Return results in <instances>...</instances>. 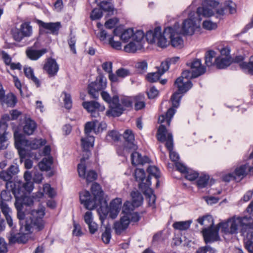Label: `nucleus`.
I'll list each match as a JSON object with an SVG mask.
<instances>
[{"label": "nucleus", "instance_id": "f257e3e1", "mask_svg": "<svg viewBox=\"0 0 253 253\" xmlns=\"http://www.w3.org/2000/svg\"><path fill=\"white\" fill-rule=\"evenodd\" d=\"M181 35L183 34L180 30L179 24L175 23L172 27L166 28L163 34L162 33L161 28L157 27L153 31L147 32L146 38L149 43H156L162 48L169 44L174 47L181 48L183 45Z\"/></svg>", "mask_w": 253, "mask_h": 253}, {"label": "nucleus", "instance_id": "f03ea898", "mask_svg": "<svg viewBox=\"0 0 253 253\" xmlns=\"http://www.w3.org/2000/svg\"><path fill=\"white\" fill-rule=\"evenodd\" d=\"M44 213L43 211H33L29 217V220L26 221L24 225L25 233H14L12 228V232L8 237L9 241L11 243L17 242L18 243H25L27 240V234L34 231H39L44 227L42 217Z\"/></svg>", "mask_w": 253, "mask_h": 253}, {"label": "nucleus", "instance_id": "7ed1b4c3", "mask_svg": "<svg viewBox=\"0 0 253 253\" xmlns=\"http://www.w3.org/2000/svg\"><path fill=\"white\" fill-rule=\"evenodd\" d=\"M218 227L224 235L237 234L238 232L244 234L248 231V234L251 235H247V237L253 238V229L250 227L249 219L245 216H234L219 223Z\"/></svg>", "mask_w": 253, "mask_h": 253}, {"label": "nucleus", "instance_id": "20e7f679", "mask_svg": "<svg viewBox=\"0 0 253 253\" xmlns=\"http://www.w3.org/2000/svg\"><path fill=\"white\" fill-rule=\"evenodd\" d=\"M213 14V11L209 7L204 6L199 7L196 12H191L188 14V18L183 21L181 27H180V30L183 35L191 36L200 28L201 16L208 17Z\"/></svg>", "mask_w": 253, "mask_h": 253}, {"label": "nucleus", "instance_id": "39448f33", "mask_svg": "<svg viewBox=\"0 0 253 253\" xmlns=\"http://www.w3.org/2000/svg\"><path fill=\"white\" fill-rule=\"evenodd\" d=\"M15 145L18 151L21 161L26 157H30L38 159L34 153L30 152L29 149L36 150L45 145L46 141L44 139H35L30 141L25 140L23 135L18 131L14 133Z\"/></svg>", "mask_w": 253, "mask_h": 253}, {"label": "nucleus", "instance_id": "423d86ee", "mask_svg": "<svg viewBox=\"0 0 253 253\" xmlns=\"http://www.w3.org/2000/svg\"><path fill=\"white\" fill-rule=\"evenodd\" d=\"M195 78L193 76V73L191 70H185L175 80L174 85L177 87L178 91L174 93L171 97L173 107L176 108L179 106L182 97L180 94L186 92L192 87V84L190 80Z\"/></svg>", "mask_w": 253, "mask_h": 253}, {"label": "nucleus", "instance_id": "0eeeda50", "mask_svg": "<svg viewBox=\"0 0 253 253\" xmlns=\"http://www.w3.org/2000/svg\"><path fill=\"white\" fill-rule=\"evenodd\" d=\"M104 205V206L101 205L98 210L100 219L102 222L108 215L112 219L117 217L122 206V200L120 198L114 199L110 203L109 207L106 205L105 203Z\"/></svg>", "mask_w": 253, "mask_h": 253}, {"label": "nucleus", "instance_id": "6e6552de", "mask_svg": "<svg viewBox=\"0 0 253 253\" xmlns=\"http://www.w3.org/2000/svg\"><path fill=\"white\" fill-rule=\"evenodd\" d=\"M103 99L108 103L110 109L106 112L108 116L118 117L123 112V108L120 104L119 97L117 95H114L111 98L109 94L105 91L101 93Z\"/></svg>", "mask_w": 253, "mask_h": 253}, {"label": "nucleus", "instance_id": "1a4fd4ad", "mask_svg": "<svg viewBox=\"0 0 253 253\" xmlns=\"http://www.w3.org/2000/svg\"><path fill=\"white\" fill-rule=\"evenodd\" d=\"M32 33V27L30 25V23L24 22L20 25L19 29L12 31V36L14 40L20 42L25 37H30Z\"/></svg>", "mask_w": 253, "mask_h": 253}, {"label": "nucleus", "instance_id": "9d476101", "mask_svg": "<svg viewBox=\"0 0 253 253\" xmlns=\"http://www.w3.org/2000/svg\"><path fill=\"white\" fill-rule=\"evenodd\" d=\"M157 139L159 141L163 142L166 141V146L169 151L172 150L173 138L172 134L168 133L165 126L161 125L157 131Z\"/></svg>", "mask_w": 253, "mask_h": 253}, {"label": "nucleus", "instance_id": "9b49d317", "mask_svg": "<svg viewBox=\"0 0 253 253\" xmlns=\"http://www.w3.org/2000/svg\"><path fill=\"white\" fill-rule=\"evenodd\" d=\"M235 174L238 181L243 179L248 173L253 175V160L245 164L238 166L234 170Z\"/></svg>", "mask_w": 253, "mask_h": 253}, {"label": "nucleus", "instance_id": "f8f14e48", "mask_svg": "<svg viewBox=\"0 0 253 253\" xmlns=\"http://www.w3.org/2000/svg\"><path fill=\"white\" fill-rule=\"evenodd\" d=\"M220 227H218V224L217 226H212L210 228H204L202 230L203 235L204 238L205 242L208 243L213 242L218 240L219 236L218 235L219 229Z\"/></svg>", "mask_w": 253, "mask_h": 253}, {"label": "nucleus", "instance_id": "ddd939ff", "mask_svg": "<svg viewBox=\"0 0 253 253\" xmlns=\"http://www.w3.org/2000/svg\"><path fill=\"white\" fill-rule=\"evenodd\" d=\"M85 158L83 157L81 163L78 165V170L80 177L85 178L87 182H92L97 178V173L94 170H89L85 174Z\"/></svg>", "mask_w": 253, "mask_h": 253}, {"label": "nucleus", "instance_id": "4468645a", "mask_svg": "<svg viewBox=\"0 0 253 253\" xmlns=\"http://www.w3.org/2000/svg\"><path fill=\"white\" fill-rule=\"evenodd\" d=\"M80 201L86 209L91 210L96 208L99 205L98 201L94 198L91 199L90 194L87 191H84L80 193Z\"/></svg>", "mask_w": 253, "mask_h": 253}, {"label": "nucleus", "instance_id": "2eb2a0df", "mask_svg": "<svg viewBox=\"0 0 253 253\" xmlns=\"http://www.w3.org/2000/svg\"><path fill=\"white\" fill-rule=\"evenodd\" d=\"M107 125L104 122L99 123L96 120L92 122H88L85 124L84 127V132L86 134L93 131L97 134L104 129H106Z\"/></svg>", "mask_w": 253, "mask_h": 253}, {"label": "nucleus", "instance_id": "dca6fc26", "mask_svg": "<svg viewBox=\"0 0 253 253\" xmlns=\"http://www.w3.org/2000/svg\"><path fill=\"white\" fill-rule=\"evenodd\" d=\"M59 65L56 60L53 58H47L43 65V69L50 78L56 76L59 70Z\"/></svg>", "mask_w": 253, "mask_h": 253}, {"label": "nucleus", "instance_id": "f3484780", "mask_svg": "<svg viewBox=\"0 0 253 253\" xmlns=\"http://www.w3.org/2000/svg\"><path fill=\"white\" fill-rule=\"evenodd\" d=\"M12 193L15 198V202H19V204L23 207V205L31 206L33 203V198L26 195L23 191H17L16 189H12Z\"/></svg>", "mask_w": 253, "mask_h": 253}, {"label": "nucleus", "instance_id": "a211bd4d", "mask_svg": "<svg viewBox=\"0 0 253 253\" xmlns=\"http://www.w3.org/2000/svg\"><path fill=\"white\" fill-rule=\"evenodd\" d=\"M105 83L103 82V78L100 77L99 79L96 80L94 82L91 83L88 85V93L93 98H97L99 96L98 91L104 88Z\"/></svg>", "mask_w": 253, "mask_h": 253}, {"label": "nucleus", "instance_id": "6ab92c4d", "mask_svg": "<svg viewBox=\"0 0 253 253\" xmlns=\"http://www.w3.org/2000/svg\"><path fill=\"white\" fill-rule=\"evenodd\" d=\"M244 57L242 56H237L234 59L235 63L239 64L240 68L245 73L253 75V56L250 58L249 63L243 62Z\"/></svg>", "mask_w": 253, "mask_h": 253}, {"label": "nucleus", "instance_id": "aec40b11", "mask_svg": "<svg viewBox=\"0 0 253 253\" xmlns=\"http://www.w3.org/2000/svg\"><path fill=\"white\" fill-rule=\"evenodd\" d=\"M85 136L81 139V145L83 150L86 152L85 156L83 157L85 158V160L88 159L89 158L90 153L89 150L90 148L93 146L94 138L92 135H91L90 133L86 134L85 133Z\"/></svg>", "mask_w": 253, "mask_h": 253}, {"label": "nucleus", "instance_id": "412c9836", "mask_svg": "<svg viewBox=\"0 0 253 253\" xmlns=\"http://www.w3.org/2000/svg\"><path fill=\"white\" fill-rule=\"evenodd\" d=\"M123 137L125 140L124 151H127V150H135L137 149V146L134 143V136L131 130H126L124 133Z\"/></svg>", "mask_w": 253, "mask_h": 253}, {"label": "nucleus", "instance_id": "4be33fe9", "mask_svg": "<svg viewBox=\"0 0 253 253\" xmlns=\"http://www.w3.org/2000/svg\"><path fill=\"white\" fill-rule=\"evenodd\" d=\"M83 106L88 112L92 114H96L97 115H99L98 111H103L105 110L104 106L100 105L95 101L84 102Z\"/></svg>", "mask_w": 253, "mask_h": 253}, {"label": "nucleus", "instance_id": "5701e85b", "mask_svg": "<svg viewBox=\"0 0 253 253\" xmlns=\"http://www.w3.org/2000/svg\"><path fill=\"white\" fill-rule=\"evenodd\" d=\"M190 70L193 73L194 77H198V76L203 74L206 71V68L202 65L201 60L195 59L191 63H189Z\"/></svg>", "mask_w": 253, "mask_h": 253}, {"label": "nucleus", "instance_id": "b1692460", "mask_svg": "<svg viewBox=\"0 0 253 253\" xmlns=\"http://www.w3.org/2000/svg\"><path fill=\"white\" fill-rule=\"evenodd\" d=\"M37 128L36 122L28 115H25L23 127L24 132L27 135L32 134Z\"/></svg>", "mask_w": 253, "mask_h": 253}, {"label": "nucleus", "instance_id": "393cba45", "mask_svg": "<svg viewBox=\"0 0 253 253\" xmlns=\"http://www.w3.org/2000/svg\"><path fill=\"white\" fill-rule=\"evenodd\" d=\"M129 225L128 218L126 216H122L120 220L116 221L114 224L113 228L115 233L118 234H121L125 231Z\"/></svg>", "mask_w": 253, "mask_h": 253}, {"label": "nucleus", "instance_id": "a878e982", "mask_svg": "<svg viewBox=\"0 0 253 253\" xmlns=\"http://www.w3.org/2000/svg\"><path fill=\"white\" fill-rule=\"evenodd\" d=\"M0 208L3 214L4 215L6 220L7 224L11 228H14L13 219L11 217L12 211L8 205L3 202H1L0 204Z\"/></svg>", "mask_w": 253, "mask_h": 253}, {"label": "nucleus", "instance_id": "bb28decb", "mask_svg": "<svg viewBox=\"0 0 253 253\" xmlns=\"http://www.w3.org/2000/svg\"><path fill=\"white\" fill-rule=\"evenodd\" d=\"M147 171L149 174V176L146 179V183H140L139 184L140 188H142L143 186L145 185L146 187H149L151 185L150 177L153 176L155 177L157 179L160 176V172L159 169L154 166H150L147 168Z\"/></svg>", "mask_w": 253, "mask_h": 253}, {"label": "nucleus", "instance_id": "cd10ccee", "mask_svg": "<svg viewBox=\"0 0 253 253\" xmlns=\"http://www.w3.org/2000/svg\"><path fill=\"white\" fill-rule=\"evenodd\" d=\"M38 23L44 29L49 30L50 32L53 34H57L61 27L60 22L45 23L42 21L38 20Z\"/></svg>", "mask_w": 253, "mask_h": 253}, {"label": "nucleus", "instance_id": "c85d7f7f", "mask_svg": "<svg viewBox=\"0 0 253 253\" xmlns=\"http://www.w3.org/2000/svg\"><path fill=\"white\" fill-rule=\"evenodd\" d=\"M91 190L92 194L94 196V198L95 200H97V202H98V204L100 205L102 204V200H103V191L101 190L100 186L96 183H93Z\"/></svg>", "mask_w": 253, "mask_h": 253}, {"label": "nucleus", "instance_id": "c756f323", "mask_svg": "<svg viewBox=\"0 0 253 253\" xmlns=\"http://www.w3.org/2000/svg\"><path fill=\"white\" fill-rule=\"evenodd\" d=\"M34 189V184L33 182H26L22 183L20 182H17L14 184V186L12 189H16L17 191H26L28 192H31Z\"/></svg>", "mask_w": 253, "mask_h": 253}, {"label": "nucleus", "instance_id": "7c9ffc66", "mask_svg": "<svg viewBox=\"0 0 253 253\" xmlns=\"http://www.w3.org/2000/svg\"><path fill=\"white\" fill-rule=\"evenodd\" d=\"M47 52V49L43 48L41 50L28 49L26 51V54L28 58L31 60H36L42 55Z\"/></svg>", "mask_w": 253, "mask_h": 253}, {"label": "nucleus", "instance_id": "2f4dec72", "mask_svg": "<svg viewBox=\"0 0 253 253\" xmlns=\"http://www.w3.org/2000/svg\"><path fill=\"white\" fill-rule=\"evenodd\" d=\"M131 163L133 165H142L148 162L149 158L147 157H142L141 155L137 152H134L131 155Z\"/></svg>", "mask_w": 253, "mask_h": 253}, {"label": "nucleus", "instance_id": "473e14b6", "mask_svg": "<svg viewBox=\"0 0 253 253\" xmlns=\"http://www.w3.org/2000/svg\"><path fill=\"white\" fill-rule=\"evenodd\" d=\"M1 105H6L7 107H13L16 103V97L12 93H8L7 95H4L2 100L0 101Z\"/></svg>", "mask_w": 253, "mask_h": 253}, {"label": "nucleus", "instance_id": "72a5a7b5", "mask_svg": "<svg viewBox=\"0 0 253 253\" xmlns=\"http://www.w3.org/2000/svg\"><path fill=\"white\" fill-rule=\"evenodd\" d=\"M142 48L143 45L141 42L133 41L126 44L124 47V50L126 52L134 53Z\"/></svg>", "mask_w": 253, "mask_h": 253}, {"label": "nucleus", "instance_id": "f704fd0d", "mask_svg": "<svg viewBox=\"0 0 253 253\" xmlns=\"http://www.w3.org/2000/svg\"><path fill=\"white\" fill-rule=\"evenodd\" d=\"M235 6V4L232 1H228L225 3L224 7H221L220 9H215V10L219 15H223L227 10L231 14H233L236 11Z\"/></svg>", "mask_w": 253, "mask_h": 253}, {"label": "nucleus", "instance_id": "c9c22d12", "mask_svg": "<svg viewBox=\"0 0 253 253\" xmlns=\"http://www.w3.org/2000/svg\"><path fill=\"white\" fill-rule=\"evenodd\" d=\"M216 67L219 69H223L229 66L231 60L229 56L219 57L215 59Z\"/></svg>", "mask_w": 253, "mask_h": 253}, {"label": "nucleus", "instance_id": "e433bc0d", "mask_svg": "<svg viewBox=\"0 0 253 253\" xmlns=\"http://www.w3.org/2000/svg\"><path fill=\"white\" fill-rule=\"evenodd\" d=\"M53 163L52 157L49 156L44 158L39 163L40 169L42 171H48L51 169V166Z\"/></svg>", "mask_w": 253, "mask_h": 253}, {"label": "nucleus", "instance_id": "4c0bfd02", "mask_svg": "<svg viewBox=\"0 0 253 253\" xmlns=\"http://www.w3.org/2000/svg\"><path fill=\"white\" fill-rule=\"evenodd\" d=\"M44 193L47 195L50 198L54 197L56 195L54 189L51 188L48 184H44L43 186V192H39L36 196L38 198H41L43 196Z\"/></svg>", "mask_w": 253, "mask_h": 253}, {"label": "nucleus", "instance_id": "58836bf2", "mask_svg": "<svg viewBox=\"0 0 253 253\" xmlns=\"http://www.w3.org/2000/svg\"><path fill=\"white\" fill-rule=\"evenodd\" d=\"M198 222L205 228H210L213 226V219L211 215H207L197 219Z\"/></svg>", "mask_w": 253, "mask_h": 253}, {"label": "nucleus", "instance_id": "ea45409f", "mask_svg": "<svg viewBox=\"0 0 253 253\" xmlns=\"http://www.w3.org/2000/svg\"><path fill=\"white\" fill-rule=\"evenodd\" d=\"M175 113V110L172 108H169L168 111L166 114V115H162L160 116L158 119V122L159 123H163L165 120L167 121V124L169 126L170 121L173 116Z\"/></svg>", "mask_w": 253, "mask_h": 253}, {"label": "nucleus", "instance_id": "a19ab883", "mask_svg": "<svg viewBox=\"0 0 253 253\" xmlns=\"http://www.w3.org/2000/svg\"><path fill=\"white\" fill-rule=\"evenodd\" d=\"M191 223V220L177 221L173 223L172 227L176 230H186L190 227Z\"/></svg>", "mask_w": 253, "mask_h": 253}, {"label": "nucleus", "instance_id": "79ce46f5", "mask_svg": "<svg viewBox=\"0 0 253 253\" xmlns=\"http://www.w3.org/2000/svg\"><path fill=\"white\" fill-rule=\"evenodd\" d=\"M24 70L25 76L31 79L37 86H39L40 84V81L39 79L35 76L33 69L30 67H25Z\"/></svg>", "mask_w": 253, "mask_h": 253}, {"label": "nucleus", "instance_id": "37998d69", "mask_svg": "<svg viewBox=\"0 0 253 253\" xmlns=\"http://www.w3.org/2000/svg\"><path fill=\"white\" fill-rule=\"evenodd\" d=\"M132 203L136 207L141 205L143 201V197L140 193L138 191H132L131 193Z\"/></svg>", "mask_w": 253, "mask_h": 253}, {"label": "nucleus", "instance_id": "c03bdc74", "mask_svg": "<svg viewBox=\"0 0 253 253\" xmlns=\"http://www.w3.org/2000/svg\"><path fill=\"white\" fill-rule=\"evenodd\" d=\"M134 107L136 110H140L145 106L144 96L143 95L136 96L133 99Z\"/></svg>", "mask_w": 253, "mask_h": 253}, {"label": "nucleus", "instance_id": "a18cd8bd", "mask_svg": "<svg viewBox=\"0 0 253 253\" xmlns=\"http://www.w3.org/2000/svg\"><path fill=\"white\" fill-rule=\"evenodd\" d=\"M216 53L213 50H210L205 55V64L207 66H211L213 64V58L215 57Z\"/></svg>", "mask_w": 253, "mask_h": 253}, {"label": "nucleus", "instance_id": "49530a36", "mask_svg": "<svg viewBox=\"0 0 253 253\" xmlns=\"http://www.w3.org/2000/svg\"><path fill=\"white\" fill-rule=\"evenodd\" d=\"M105 229V231L102 235V240L104 243L108 244L111 238V229L109 226H106Z\"/></svg>", "mask_w": 253, "mask_h": 253}, {"label": "nucleus", "instance_id": "de8ad7c7", "mask_svg": "<svg viewBox=\"0 0 253 253\" xmlns=\"http://www.w3.org/2000/svg\"><path fill=\"white\" fill-rule=\"evenodd\" d=\"M133 34V30L131 28H129L124 30L122 33L120 39L124 42H126L131 38H132V35Z\"/></svg>", "mask_w": 253, "mask_h": 253}, {"label": "nucleus", "instance_id": "09e8293b", "mask_svg": "<svg viewBox=\"0 0 253 253\" xmlns=\"http://www.w3.org/2000/svg\"><path fill=\"white\" fill-rule=\"evenodd\" d=\"M133 98L130 97H123L121 99V104L120 103L123 108L126 107H132V104L133 103ZM124 108H123V111Z\"/></svg>", "mask_w": 253, "mask_h": 253}, {"label": "nucleus", "instance_id": "8fccbe9b", "mask_svg": "<svg viewBox=\"0 0 253 253\" xmlns=\"http://www.w3.org/2000/svg\"><path fill=\"white\" fill-rule=\"evenodd\" d=\"M209 180V175L204 174L200 176L197 181V186L200 188L205 187Z\"/></svg>", "mask_w": 253, "mask_h": 253}, {"label": "nucleus", "instance_id": "3c124183", "mask_svg": "<svg viewBox=\"0 0 253 253\" xmlns=\"http://www.w3.org/2000/svg\"><path fill=\"white\" fill-rule=\"evenodd\" d=\"M135 207H136L132 203L126 201L123 207V212L125 215L128 214L133 211Z\"/></svg>", "mask_w": 253, "mask_h": 253}, {"label": "nucleus", "instance_id": "603ef678", "mask_svg": "<svg viewBox=\"0 0 253 253\" xmlns=\"http://www.w3.org/2000/svg\"><path fill=\"white\" fill-rule=\"evenodd\" d=\"M162 75L160 72V70L156 72L148 73L147 75V80L151 83L156 82L159 80Z\"/></svg>", "mask_w": 253, "mask_h": 253}, {"label": "nucleus", "instance_id": "864d4df0", "mask_svg": "<svg viewBox=\"0 0 253 253\" xmlns=\"http://www.w3.org/2000/svg\"><path fill=\"white\" fill-rule=\"evenodd\" d=\"M100 8L104 11L108 12L113 14L114 8V6L110 3L102 1L100 3Z\"/></svg>", "mask_w": 253, "mask_h": 253}, {"label": "nucleus", "instance_id": "5fc2aeb1", "mask_svg": "<svg viewBox=\"0 0 253 253\" xmlns=\"http://www.w3.org/2000/svg\"><path fill=\"white\" fill-rule=\"evenodd\" d=\"M62 95H64L63 101L65 108L68 109H70L72 107V101L71 95L66 92H63Z\"/></svg>", "mask_w": 253, "mask_h": 253}, {"label": "nucleus", "instance_id": "6e6d98bb", "mask_svg": "<svg viewBox=\"0 0 253 253\" xmlns=\"http://www.w3.org/2000/svg\"><path fill=\"white\" fill-rule=\"evenodd\" d=\"M203 27L207 30H214L217 28V24L211 20H205L203 23Z\"/></svg>", "mask_w": 253, "mask_h": 253}, {"label": "nucleus", "instance_id": "4d7b16f0", "mask_svg": "<svg viewBox=\"0 0 253 253\" xmlns=\"http://www.w3.org/2000/svg\"><path fill=\"white\" fill-rule=\"evenodd\" d=\"M145 174L144 169H137L135 171V177L137 181L142 182L145 179Z\"/></svg>", "mask_w": 253, "mask_h": 253}, {"label": "nucleus", "instance_id": "13d9d810", "mask_svg": "<svg viewBox=\"0 0 253 253\" xmlns=\"http://www.w3.org/2000/svg\"><path fill=\"white\" fill-rule=\"evenodd\" d=\"M144 36V33L142 30H137L135 33L133 32L132 40L135 42H141Z\"/></svg>", "mask_w": 253, "mask_h": 253}, {"label": "nucleus", "instance_id": "bf43d9fd", "mask_svg": "<svg viewBox=\"0 0 253 253\" xmlns=\"http://www.w3.org/2000/svg\"><path fill=\"white\" fill-rule=\"evenodd\" d=\"M116 74L119 78H124L130 75L129 70L123 68H120L116 71Z\"/></svg>", "mask_w": 253, "mask_h": 253}, {"label": "nucleus", "instance_id": "052dcab7", "mask_svg": "<svg viewBox=\"0 0 253 253\" xmlns=\"http://www.w3.org/2000/svg\"><path fill=\"white\" fill-rule=\"evenodd\" d=\"M15 207L17 211V218L20 220H23L25 218V213L22 211V207L19 204V202H15Z\"/></svg>", "mask_w": 253, "mask_h": 253}, {"label": "nucleus", "instance_id": "680f3d73", "mask_svg": "<svg viewBox=\"0 0 253 253\" xmlns=\"http://www.w3.org/2000/svg\"><path fill=\"white\" fill-rule=\"evenodd\" d=\"M124 216L126 217L127 218H128L129 223L130 222H137L139 220V216L137 212L132 211L131 213L126 215H124Z\"/></svg>", "mask_w": 253, "mask_h": 253}, {"label": "nucleus", "instance_id": "e2e57ef3", "mask_svg": "<svg viewBox=\"0 0 253 253\" xmlns=\"http://www.w3.org/2000/svg\"><path fill=\"white\" fill-rule=\"evenodd\" d=\"M186 173V178L190 181L194 180L198 176V173L196 171L190 169H188Z\"/></svg>", "mask_w": 253, "mask_h": 253}, {"label": "nucleus", "instance_id": "0e129e2a", "mask_svg": "<svg viewBox=\"0 0 253 253\" xmlns=\"http://www.w3.org/2000/svg\"><path fill=\"white\" fill-rule=\"evenodd\" d=\"M119 19L117 18H113L109 19L105 23V26L106 28L112 29L118 23Z\"/></svg>", "mask_w": 253, "mask_h": 253}, {"label": "nucleus", "instance_id": "69168bd1", "mask_svg": "<svg viewBox=\"0 0 253 253\" xmlns=\"http://www.w3.org/2000/svg\"><path fill=\"white\" fill-rule=\"evenodd\" d=\"M102 16L101 10L100 9L94 8L90 14V18L92 20H97L100 18Z\"/></svg>", "mask_w": 253, "mask_h": 253}, {"label": "nucleus", "instance_id": "338daca9", "mask_svg": "<svg viewBox=\"0 0 253 253\" xmlns=\"http://www.w3.org/2000/svg\"><path fill=\"white\" fill-rule=\"evenodd\" d=\"M147 62L145 60H141L138 61L135 65L136 68L141 71L146 70L147 69Z\"/></svg>", "mask_w": 253, "mask_h": 253}, {"label": "nucleus", "instance_id": "774afa93", "mask_svg": "<svg viewBox=\"0 0 253 253\" xmlns=\"http://www.w3.org/2000/svg\"><path fill=\"white\" fill-rule=\"evenodd\" d=\"M196 253H215V251L211 247L206 246L199 248Z\"/></svg>", "mask_w": 253, "mask_h": 253}]
</instances>
